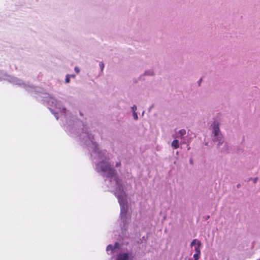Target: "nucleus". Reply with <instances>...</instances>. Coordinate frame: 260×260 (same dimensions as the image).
<instances>
[{
  "label": "nucleus",
  "mask_w": 260,
  "mask_h": 260,
  "mask_svg": "<svg viewBox=\"0 0 260 260\" xmlns=\"http://www.w3.org/2000/svg\"><path fill=\"white\" fill-rule=\"evenodd\" d=\"M74 70H75V71L77 74L79 73V72H80V70H79V69L78 67H76L74 68Z\"/></svg>",
  "instance_id": "2eb2a0df"
},
{
  "label": "nucleus",
  "mask_w": 260,
  "mask_h": 260,
  "mask_svg": "<svg viewBox=\"0 0 260 260\" xmlns=\"http://www.w3.org/2000/svg\"><path fill=\"white\" fill-rule=\"evenodd\" d=\"M71 77H75V75H71Z\"/></svg>",
  "instance_id": "6ab92c4d"
},
{
  "label": "nucleus",
  "mask_w": 260,
  "mask_h": 260,
  "mask_svg": "<svg viewBox=\"0 0 260 260\" xmlns=\"http://www.w3.org/2000/svg\"><path fill=\"white\" fill-rule=\"evenodd\" d=\"M47 102L48 103L49 105H50L52 106H54L56 108H57V105L58 103L57 101L53 98H50L49 99V100L47 101Z\"/></svg>",
  "instance_id": "0eeeda50"
},
{
  "label": "nucleus",
  "mask_w": 260,
  "mask_h": 260,
  "mask_svg": "<svg viewBox=\"0 0 260 260\" xmlns=\"http://www.w3.org/2000/svg\"><path fill=\"white\" fill-rule=\"evenodd\" d=\"M190 246H194V249L196 252H201L202 243L200 241L196 239H193L190 243Z\"/></svg>",
  "instance_id": "20e7f679"
},
{
  "label": "nucleus",
  "mask_w": 260,
  "mask_h": 260,
  "mask_svg": "<svg viewBox=\"0 0 260 260\" xmlns=\"http://www.w3.org/2000/svg\"><path fill=\"white\" fill-rule=\"evenodd\" d=\"M11 82L13 84H16V85H20L22 84L21 81L15 77H13L12 78Z\"/></svg>",
  "instance_id": "1a4fd4ad"
},
{
  "label": "nucleus",
  "mask_w": 260,
  "mask_h": 260,
  "mask_svg": "<svg viewBox=\"0 0 260 260\" xmlns=\"http://www.w3.org/2000/svg\"><path fill=\"white\" fill-rule=\"evenodd\" d=\"M131 109L133 112H136V111L137 110V107L136 105H133V106L132 107Z\"/></svg>",
  "instance_id": "4468645a"
},
{
  "label": "nucleus",
  "mask_w": 260,
  "mask_h": 260,
  "mask_svg": "<svg viewBox=\"0 0 260 260\" xmlns=\"http://www.w3.org/2000/svg\"><path fill=\"white\" fill-rule=\"evenodd\" d=\"M119 244L116 242L115 243L114 246H112L111 244L108 245V246L107 247L106 250L107 251L111 250V254H112L113 253H114L115 252V250L117 248H119Z\"/></svg>",
  "instance_id": "39448f33"
},
{
  "label": "nucleus",
  "mask_w": 260,
  "mask_h": 260,
  "mask_svg": "<svg viewBox=\"0 0 260 260\" xmlns=\"http://www.w3.org/2000/svg\"><path fill=\"white\" fill-rule=\"evenodd\" d=\"M133 116L135 120H137L138 118V115L136 112H133Z\"/></svg>",
  "instance_id": "f8f14e48"
},
{
  "label": "nucleus",
  "mask_w": 260,
  "mask_h": 260,
  "mask_svg": "<svg viewBox=\"0 0 260 260\" xmlns=\"http://www.w3.org/2000/svg\"><path fill=\"white\" fill-rule=\"evenodd\" d=\"M100 67L101 68V71H103L104 68V64L103 62H101L100 63Z\"/></svg>",
  "instance_id": "ddd939ff"
},
{
  "label": "nucleus",
  "mask_w": 260,
  "mask_h": 260,
  "mask_svg": "<svg viewBox=\"0 0 260 260\" xmlns=\"http://www.w3.org/2000/svg\"><path fill=\"white\" fill-rule=\"evenodd\" d=\"M186 134V130L184 129H182L179 130L177 133H176V138H183L184 136Z\"/></svg>",
  "instance_id": "423d86ee"
},
{
  "label": "nucleus",
  "mask_w": 260,
  "mask_h": 260,
  "mask_svg": "<svg viewBox=\"0 0 260 260\" xmlns=\"http://www.w3.org/2000/svg\"><path fill=\"white\" fill-rule=\"evenodd\" d=\"M120 165H121L120 162H116V164L115 165V166L116 167H119L120 166Z\"/></svg>",
  "instance_id": "a211bd4d"
},
{
  "label": "nucleus",
  "mask_w": 260,
  "mask_h": 260,
  "mask_svg": "<svg viewBox=\"0 0 260 260\" xmlns=\"http://www.w3.org/2000/svg\"><path fill=\"white\" fill-rule=\"evenodd\" d=\"M51 112H52V111H51ZM52 113L54 114V115L56 117V119H58V117L57 116V113H53V112H52Z\"/></svg>",
  "instance_id": "f3484780"
},
{
  "label": "nucleus",
  "mask_w": 260,
  "mask_h": 260,
  "mask_svg": "<svg viewBox=\"0 0 260 260\" xmlns=\"http://www.w3.org/2000/svg\"><path fill=\"white\" fill-rule=\"evenodd\" d=\"M116 260H134V256L131 253L120 252L117 254Z\"/></svg>",
  "instance_id": "7ed1b4c3"
},
{
  "label": "nucleus",
  "mask_w": 260,
  "mask_h": 260,
  "mask_svg": "<svg viewBox=\"0 0 260 260\" xmlns=\"http://www.w3.org/2000/svg\"><path fill=\"white\" fill-rule=\"evenodd\" d=\"M65 82L67 83H68L70 82V76L69 75H66V79H65Z\"/></svg>",
  "instance_id": "9b49d317"
},
{
  "label": "nucleus",
  "mask_w": 260,
  "mask_h": 260,
  "mask_svg": "<svg viewBox=\"0 0 260 260\" xmlns=\"http://www.w3.org/2000/svg\"><path fill=\"white\" fill-rule=\"evenodd\" d=\"M171 146L174 149L178 148L179 146L178 140H173V142H172Z\"/></svg>",
  "instance_id": "9d476101"
},
{
  "label": "nucleus",
  "mask_w": 260,
  "mask_h": 260,
  "mask_svg": "<svg viewBox=\"0 0 260 260\" xmlns=\"http://www.w3.org/2000/svg\"><path fill=\"white\" fill-rule=\"evenodd\" d=\"M81 138L83 143L91 149V155L93 159L98 162L95 165V170L104 177L109 178V187L114 189V194L117 197L120 206V216L124 218L127 209L126 194L124 190L122 180L117 175L116 171L107 161L108 153L106 150H100L97 144L93 141V138L88 133H83Z\"/></svg>",
  "instance_id": "f257e3e1"
},
{
  "label": "nucleus",
  "mask_w": 260,
  "mask_h": 260,
  "mask_svg": "<svg viewBox=\"0 0 260 260\" xmlns=\"http://www.w3.org/2000/svg\"><path fill=\"white\" fill-rule=\"evenodd\" d=\"M253 182L255 183L257 182V180H258V178L257 177H255V178H253L252 179Z\"/></svg>",
  "instance_id": "dca6fc26"
},
{
  "label": "nucleus",
  "mask_w": 260,
  "mask_h": 260,
  "mask_svg": "<svg viewBox=\"0 0 260 260\" xmlns=\"http://www.w3.org/2000/svg\"><path fill=\"white\" fill-rule=\"evenodd\" d=\"M154 74H155V73H154V71L151 69L146 70L144 73V75L149 76H154Z\"/></svg>",
  "instance_id": "6e6552de"
},
{
  "label": "nucleus",
  "mask_w": 260,
  "mask_h": 260,
  "mask_svg": "<svg viewBox=\"0 0 260 260\" xmlns=\"http://www.w3.org/2000/svg\"><path fill=\"white\" fill-rule=\"evenodd\" d=\"M219 125L220 122L217 119H214L210 125L212 140L213 142L217 143L218 146L221 145L223 143V135L220 131Z\"/></svg>",
  "instance_id": "f03ea898"
}]
</instances>
